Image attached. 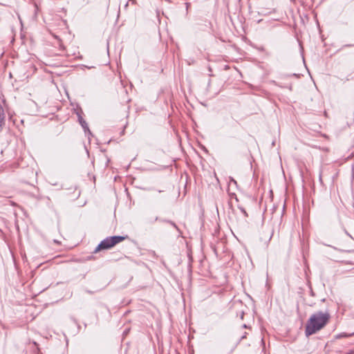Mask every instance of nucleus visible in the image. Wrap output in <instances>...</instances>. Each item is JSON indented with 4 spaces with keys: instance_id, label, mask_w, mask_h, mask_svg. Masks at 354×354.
Segmentation results:
<instances>
[{
    "instance_id": "nucleus-1",
    "label": "nucleus",
    "mask_w": 354,
    "mask_h": 354,
    "mask_svg": "<svg viewBox=\"0 0 354 354\" xmlns=\"http://www.w3.org/2000/svg\"><path fill=\"white\" fill-rule=\"evenodd\" d=\"M330 318V315L328 310L317 311L312 314L306 325V336L309 337L322 330L328 324Z\"/></svg>"
},
{
    "instance_id": "nucleus-2",
    "label": "nucleus",
    "mask_w": 354,
    "mask_h": 354,
    "mask_svg": "<svg viewBox=\"0 0 354 354\" xmlns=\"http://www.w3.org/2000/svg\"><path fill=\"white\" fill-rule=\"evenodd\" d=\"M113 247L112 243L111 237H106L104 240H102L99 245L95 248L93 251V253H97L102 250H108Z\"/></svg>"
},
{
    "instance_id": "nucleus-3",
    "label": "nucleus",
    "mask_w": 354,
    "mask_h": 354,
    "mask_svg": "<svg viewBox=\"0 0 354 354\" xmlns=\"http://www.w3.org/2000/svg\"><path fill=\"white\" fill-rule=\"evenodd\" d=\"M77 115L78 117V121H79L80 124H81L82 127L84 129L85 133H87L88 136H91V132L89 130V128H88V126L86 122L83 119L80 113L77 112Z\"/></svg>"
},
{
    "instance_id": "nucleus-4",
    "label": "nucleus",
    "mask_w": 354,
    "mask_h": 354,
    "mask_svg": "<svg viewBox=\"0 0 354 354\" xmlns=\"http://www.w3.org/2000/svg\"><path fill=\"white\" fill-rule=\"evenodd\" d=\"M6 123V114L2 104L0 102V132L2 131Z\"/></svg>"
},
{
    "instance_id": "nucleus-5",
    "label": "nucleus",
    "mask_w": 354,
    "mask_h": 354,
    "mask_svg": "<svg viewBox=\"0 0 354 354\" xmlns=\"http://www.w3.org/2000/svg\"><path fill=\"white\" fill-rule=\"evenodd\" d=\"M111 237V241H112V243L114 245H115L116 244L123 241L124 240L126 239V238L127 236H110Z\"/></svg>"
},
{
    "instance_id": "nucleus-6",
    "label": "nucleus",
    "mask_w": 354,
    "mask_h": 354,
    "mask_svg": "<svg viewBox=\"0 0 354 354\" xmlns=\"http://www.w3.org/2000/svg\"><path fill=\"white\" fill-rule=\"evenodd\" d=\"M163 221L170 224L179 232V234H181V232L180 231V230L178 229V227H177V225H176V223L174 222H173L171 221H169V220H164Z\"/></svg>"
},
{
    "instance_id": "nucleus-7",
    "label": "nucleus",
    "mask_w": 354,
    "mask_h": 354,
    "mask_svg": "<svg viewBox=\"0 0 354 354\" xmlns=\"http://www.w3.org/2000/svg\"><path fill=\"white\" fill-rule=\"evenodd\" d=\"M319 180L321 184H323L322 171H320V172H319Z\"/></svg>"
},
{
    "instance_id": "nucleus-8",
    "label": "nucleus",
    "mask_w": 354,
    "mask_h": 354,
    "mask_svg": "<svg viewBox=\"0 0 354 354\" xmlns=\"http://www.w3.org/2000/svg\"><path fill=\"white\" fill-rule=\"evenodd\" d=\"M240 209H241V212H243L245 216H248L246 211L243 207H240Z\"/></svg>"
},
{
    "instance_id": "nucleus-9",
    "label": "nucleus",
    "mask_w": 354,
    "mask_h": 354,
    "mask_svg": "<svg viewBox=\"0 0 354 354\" xmlns=\"http://www.w3.org/2000/svg\"><path fill=\"white\" fill-rule=\"evenodd\" d=\"M351 46H354V44H346V45H344V46H343V48H344V47H351Z\"/></svg>"
},
{
    "instance_id": "nucleus-10",
    "label": "nucleus",
    "mask_w": 354,
    "mask_h": 354,
    "mask_svg": "<svg viewBox=\"0 0 354 354\" xmlns=\"http://www.w3.org/2000/svg\"><path fill=\"white\" fill-rule=\"evenodd\" d=\"M129 1H131V3L132 4H136V0H129Z\"/></svg>"
},
{
    "instance_id": "nucleus-11",
    "label": "nucleus",
    "mask_w": 354,
    "mask_h": 354,
    "mask_svg": "<svg viewBox=\"0 0 354 354\" xmlns=\"http://www.w3.org/2000/svg\"><path fill=\"white\" fill-rule=\"evenodd\" d=\"M185 5H186V9L187 10L189 8V6H190V3L187 2V3H185Z\"/></svg>"
},
{
    "instance_id": "nucleus-12",
    "label": "nucleus",
    "mask_w": 354,
    "mask_h": 354,
    "mask_svg": "<svg viewBox=\"0 0 354 354\" xmlns=\"http://www.w3.org/2000/svg\"><path fill=\"white\" fill-rule=\"evenodd\" d=\"M243 316H244V313H243V312H241V316H240V317H241V319H243Z\"/></svg>"
},
{
    "instance_id": "nucleus-13",
    "label": "nucleus",
    "mask_w": 354,
    "mask_h": 354,
    "mask_svg": "<svg viewBox=\"0 0 354 354\" xmlns=\"http://www.w3.org/2000/svg\"><path fill=\"white\" fill-rule=\"evenodd\" d=\"M246 335H247V333H245V334H243V335L241 337V339H245L246 337Z\"/></svg>"
},
{
    "instance_id": "nucleus-14",
    "label": "nucleus",
    "mask_w": 354,
    "mask_h": 354,
    "mask_svg": "<svg viewBox=\"0 0 354 354\" xmlns=\"http://www.w3.org/2000/svg\"><path fill=\"white\" fill-rule=\"evenodd\" d=\"M128 6H129V2H127V3L124 5V8H125V9H127Z\"/></svg>"
},
{
    "instance_id": "nucleus-15",
    "label": "nucleus",
    "mask_w": 354,
    "mask_h": 354,
    "mask_svg": "<svg viewBox=\"0 0 354 354\" xmlns=\"http://www.w3.org/2000/svg\"><path fill=\"white\" fill-rule=\"evenodd\" d=\"M243 328H248V326L245 324H244L243 325Z\"/></svg>"
}]
</instances>
